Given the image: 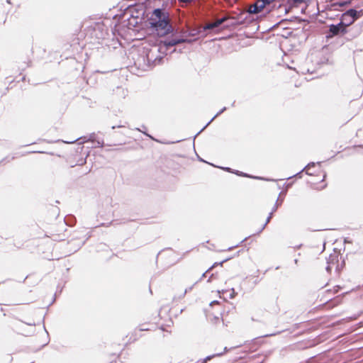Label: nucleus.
I'll return each instance as SVG.
<instances>
[{"instance_id": "f257e3e1", "label": "nucleus", "mask_w": 363, "mask_h": 363, "mask_svg": "<svg viewBox=\"0 0 363 363\" xmlns=\"http://www.w3.org/2000/svg\"><path fill=\"white\" fill-rule=\"evenodd\" d=\"M134 13L144 14L145 11L143 6L138 9L135 6H129L119 14L110 15L105 17H104L103 14H96L89 16V20L100 21L99 23H104V20H109L111 17L114 23H143L141 20L138 21V16H134Z\"/></svg>"}, {"instance_id": "f03ea898", "label": "nucleus", "mask_w": 363, "mask_h": 363, "mask_svg": "<svg viewBox=\"0 0 363 363\" xmlns=\"http://www.w3.org/2000/svg\"><path fill=\"white\" fill-rule=\"evenodd\" d=\"M150 23H171L169 21V13L162 8L155 9L151 16Z\"/></svg>"}, {"instance_id": "7ed1b4c3", "label": "nucleus", "mask_w": 363, "mask_h": 363, "mask_svg": "<svg viewBox=\"0 0 363 363\" xmlns=\"http://www.w3.org/2000/svg\"><path fill=\"white\" fill-rule=\"evenodd\" d=\"M274 1V0H258L249 6L248 12L249 13H259Z\"/></svg>"}, {"instance_id": "20e7f679", "label": "nucleus", "mask_w": 363, "mask_h": 363, "mask_svg": "<svg viewBox=\"0 0 363 363\" xmlns=\"http://www.w3.org/2000/svg\"><path fill=\"white\" fill-rule=\"evenodd\" d=\"M345 30L344 24H333L330 27V31L333 34L343 33Z\"/></svg>"}, {"instance_id": "39448f33", "label": "nucleus", "mask_w": 363, "mask_h": 363, "mask_svg": "<svg viewBox=\"0 0 363 363\" xmlns=\"http://www.w3.org/2000/svg\"><path fill=\"white\" fill-rule=\"evenodd\" d=\"M309 0H287V4L289 8L298 6V5L307 3Z\"/></svg>"}, {"instance_id": "423d86ee", "label": "nucleus", "mask_w": 363, "mask_h": 363, "mask_svg": "<svg viewBox=\"0 0 363 363\" xmlns=\"http://www.w3.org/2000/svg\"><path fill=\"white\" fill-rule=\"evenodd\" d=\"M346 13L349 14L351 17H354L357 16V11L354 9H350L346 12Z\"/></svg>"}, {"instance_id": "0eeeda50", "label": "nucleus", "mask_w": 363, "mask_h": 363, "mask_svg": "<svg viewBox=\"0 0 363 363\" xmlns=\"http://www.w3.org/2000/svg\"><path fill=\"white\" fill-rule=\"evenodd\" d=\"M216 24H213V23H211V24H208L207 26L204 27L203 28L204 29H212L215 27Z\"/></svg>"}, {"instance_id": "6e6552de", "label": "nucleus", "mask_w": 363, "mask_h": 363, "mask_svg": "<svg viewBox=\"0 0 363 363\" xmlns=\"http://www.w3.org/2000/svg\"><path fill=\"white\" fill-rule=\"evenodd\" d=\"M144 14H139V13H134V16H138V21H142L144 23H147L146 21H144L142 16H143Z\"/></svg>"}, {"instance_id": "1a4fd4ad", "label": "nucleus", "mask_w": 363, "mask_h": 363, "mask_svg": "<svg viewBox=\"0 0 363 363\" xmlns=\"http://www.w3.org/2000/svg\"><path fill=\"white\" fill-rule=\"evenodd\" d=\"M301 22L307 23H310V21H306V20H303V19H302V20L299 19V20L298 21V23H301Z\"/></svg>"}, {"instance_id": "9d476101", "label": "nucleus", "mask_w": 363, "mask_h": 363, "mask_svg": "<svg viewBox=\"0 0 363 363\" xmlns=\"http://www.w3.org/2000/svg\"><path fill=\"white\" fill-rule=\"evenodd\" d=\"M286 21H288V20L285 18V19H281V20H280V21H278L277 23H286Z\"/></svg>"}, {"instance_id": "9b49d317", "label": "nucleus", "mask_w": 363, "mask_h": 363, "mask_svg": "<svg viewBox=\"0 0 363 363\" xmlns=\"http://www.w3.org/2000/svg\"><path fill=\"white\" fill-rule=\"evenodd\" d=\"M223 21H224V18H221V19L217 21L216 23H223Z\"/></svg>"}, {"instance_id": "f8f14e48", "label": "nucleus", "mask_w": 363, "mask_h": 363, "mask_svg": "<svg viewBox=\"0 0 363 363\" xmlns=\"http://www.w3.org/2000/svg\"><path fill=\"white\" fill-rule=\"evenodd\" d=\"M318 23H325V22L324 21L320 20V21H318Z\"/></svg>"}, {"instance_id": "ddd939ff", "label": "nucleus", "mask_w": 363, "mask_h": 363, "mask_svg": "<svg viewBox=\"0 0 363 363\" xmlns=\"http://www.w3.org/2000/svg\"><path fill=\"white\" fill-rule=\"evenodd\" d=\"M235 23H245L244 21H235Z\"/></svg>"}, {"instance_id": "4468645a", "label": "nucleus", "mask_w": 363, "mask_h": 363, "mask_svg": "<svg viewBox=\"0 0 363 363\" xmlns=\"http://www.w3.org/2000/svg\"><path fill=\"white\" fill-rule=\"evenodd\" d=\"M155 26H162L163 24L162 23H160V24H155Z\"/></svg>"}, {"instance_id": "2eb2a0df", "label": "nucleus", "mask_w": 363, "mask_h": 363, "mask_svg": "<svg viewBox=\"0 0 363 363\" xmlns=\"http://www.w3.org/2000/svg\"><path fill=\"white\" fill-rule=\"evenodd\" d=\"M6 2H7L8 4H11V0H6Z\"/></svg>"}, {"instance_id": "dca6fc26", "label": "nucleus", "mask_w": 363, "mask_h": 363, "mask_svg": "<svg viewBox=\"0 0 363 363\" xmlns=\"http://www.w3.org/2000/svg\"><path fill=\"white\" fill-rule=\"evenodd\" d=\"M354 19H352L351 21H350V23H352L354 22Z\"/></svg>"}, {"instance_id": "f3484780", "label": "nucleus", "mask_w": 363, "mask_h": 363, "mask_svg": "<svg viewBox=\"0 0 363 363\" xmlns=\"http://www.w3.org/2000/svg\"><path fill=\"white\" fill-rule=\"evenodd\" d=\"M343 23V21H342V20L340 19V23Z\"/></svg>"}]
</instances>
